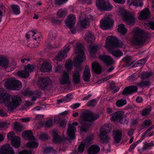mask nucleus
I'll list each match as a JSON object with an SVG mask.
<instances>
[{
    "mask_svg": "<svg viewBox=\"0 0 154 154\" xmlns=\"http://www.w3.org/2000/svg\"><path fill=\"white\" fill-rule=\"evenodd\" d=\"M83 45L80 43H78L75 48V52L78 56L76 58L77 62L75 61V66L74 67V71L72 73V79L73 83L75 84H79L80 81L81 72L82 71V68L80 64L85 60V57L84 52Z\"/></svg>",
    "mask_w": 154,
    "mask_h": 154,
    "instance_id": "f257e3e1",
    "label": "nucleus"
},
{
    "mask_svg": "<svg viewBox=\"0 0 154 154\" xmlns=\"http://www.w3.org/2000/svg\"><path fill=\"white\" fill-rule=\"evenodd\" d=\"M22 101L19 96H12L0 91V104L4 103L9 111H12L21 104Z\"/></svg>",
    "mask_w": 154,
    "mask_h": 154,
    "instance_id": "f03ea898",
    "label": "nucleus"
},
{
    "mask_svg": "<svg viewBox=\"0 0 154 154\" xmlns=\"http://www.w3.org/2000/svg\"><path fill=\"white\" fill-rule=\"evenodd\" d=\"M99 117L98 115L94 114L89 111L84 112L80 115V122L82 126L80 130L82 131L86 132L87 128L94 124V121Z\"/></svg>",
    "mask_w": 154,
    "mask_h": 154,
    "instance_id": "7ed1b4c3",
    "label": "nucleus"
},
{
    "mask_svg": "<svg viewBox=\"0 0 154 154\" xmlns=\"http://www.w3.org/2000/svg\"><path fill=\"white\" fill-rule=\"evenodd\" d=\"M132 38L131 42L137 48L141 47L144 43V32L141 29L137 28L131 32Z\"/></svg>",
    "mask_w": 154,
    "mask_h": 154,
    "instance_id": "20e7f679",
    "label": "nucleus"
},
{
    "mask_svg": "<svg viewBox=\"0 0 154 154\" xmlns=\"http://www.w3.org/2000/svg\"><path fill=\"white\" fill-rule=\"evenodd\" d=\"M112 128V126L109 124H104L102 126L100 136L103 143L106 144L109 142L110 138L108 135L107 133L111 131Z\"/></svg>",
    "mask_w": 154,
    "mask_h": 154,
    "instance_id": "39448f33",
    "label": "nucleus"
},
{
    "mask_svg": "<svg viewBox=\"0 0 154 154\" xmlns=\"http://www.w3.org/2000/svg\"><path fill=\"white\" fill-rule=\"evenodd\" d=\"M105 47L109 50L112 48H117L122 46L123 43L120 41H119L116 38L112 36L108 37L106 40Z\"/></svg>",
    "mask_w": 154,
    "mask_h": 154,
    "instance_id": "423d86ee",
    "label": "nucleus"
},
{
    "mask_svg": "<svg viewBox=\"0 0 154 154\" xmlns=\"http://www.w3.org/2000/svg\"><path fill=\"white\" fill-rule=\"evenodd\" d=\"M5 86L7 89L18 90L22 88V84L20 81L11 78L5 82Z\"/></svg>",
    "mask_w": 154,
    "mask_h": 154,
    "instance_id": "0eeeda50",
    "label": "nucleus"
},
{
    "mask_svg": "<svg viewBox=\"0 0 154 154\" xmlns=\"http://www.w3.org/2000/svg\"><path fill=\"white\" fill-rule=\"evenodd\" d=\"M96 4L98 9L101 11H110L113 8L109 2L104 0H96Z\"/></svg>",
    "mask_w": 154,
    "mask_h": 154,
    "instance_id": "6e6552de",
    "label": "nucleus"
},
{
    "mask_svg": "<svg viewBox=\"0 0 154 154\" xmlns=\"http://www.w3.org/2000/svg\"><path fill=\"white\" fill-rule=\"evenodd\" d=\"M38 87L42 89L45 90L50 87L51 85V79L48 77L41 78L37 82Z\"/></svg>",
    "mask_w": 154,
    "mask_h": 154,
    "instance_id": "1a4fd4ad",
    "label": "nucleus"
},
{
    "mask_svg": "<svg viewBox=\"0 0 154 154\" xmlns=\"http://www.w3.org/2000/svg\"><path fill=\"white\" fill-rule=\"evenodd\" d=\"M122 16L128 25L133 26L135 24L136 19L134 17L130 12L127 11H124L122 13Z\"/></svg>",
    "mask_w": 154,
    "mask_h": 154,
    "instance_id": "9d476101",
    "label": "nucleus"
},
{
    "mask_svg": "<svg viewBox=\"0 0 154 154\" xmlns=\"http://www.w3.org/2000/svg\"><path fill=\"white\" fill-rule=\"evenodd\" d=\"M15 135L14 132L11 131L8 134L7 137L8 139L11 141L12 145L15 147L17 148L20 146V140L18 137L15 136Z\"/></svg>",
    "mask_w": 154,
    "mask_h": 154,
    "instance_id": "9b49d317",
    "label": "nucleus"
},
{
    "mask_svg": "<svg viewBox=\"0 0 154 154\" xmlns=\"http://www.w3.org/2000/svg\"><path fill=\"white\" fill-rule=\"evenodd\" d=\"M59 82L61 85H70L71 82L70 80L69 73L66 71L62 72V77L59 79Z\"/></svg>",
    "mask_w": 154,
    "mask_h": 154,
    "instance_id": "f8f14e48",
    "label": "nucleus"
},
{
    "mask_svg": "<svg viewBox=\"0 0 154 154\" xmlns=\"http://www.w3.org/2000/svg\"><path fill=\"white\" fill-rule=\"evenodd\" d=\"M78 125L77 122H73L72 125L70 124L68 125V128L67 131V134L68 137L71 139L75 138V132L76 129L75 127L73 125L77 126Z\"/></svg>",
    "mask_w": 154,
    "mask_h": 154,
    "instance_id": "ddd939ff",
    "label": "nucleus"
},
{
    "mask_svg": "<svg viewBox=\"0 0 154 154\" xmlns=\"http://www.w3.org/2000/svg\"><path fill=\"white\" fill-rule=\"evenodd\" d=\"M57 35L56 33L54 32H51L49 34L48 39L46 42L48 44L49 47H58V46L54 43Z\"/></svg>",
    "mask_w": 154,
    "mask_h": 154,
    "instance_id": "4468645a",
    "label": "nucleus"
},
{
    "mask_svg": "<svg viewBox=\"0 0 154 154\" xmlns=\"http://www.w3.org/2000/svg\"><path fill=\"white\" fill-rule=\"evenodd\" d=\"M124 112L122 111H119L115 112L111 115V119L113 121H118L120 123L123 122V116Z\"/></svg>",
    "mask_w": 154,
    "mask_h": 154,
    "instance_id": "2eb2a0df",
    "label": "nucleus"
},
{
    "mask_svg": "<svg viewBox=\"0 0 154 154\" xmlns=\"http://www.w3.org/2000/svg\"><path fill=\"white\" fill-rule=\"evenodd\" d=\"M0 154H15L14 150L9 144L4 145L0 149Z\"/></svg>",
    "mask_w": 154,
    "mask_h": 154,
    "instance_id": "dca6fc26",
    "label": "nucleus"
},
{
    "mask_svg": "<svg viewBox=\"0 0 154 154\" xmlns=\"http://www.w3.org/2000/svg\"><path fill=\"white\" fill-rule=\"evenodd\" d=\"M76 20V18L74 15L73 14L69 15L66 20V26L69 29H71L73 27Z\"/></svg>",
    "mask_w": 154,
    "mask_h": 154,
    "instance_id": "f3484780",
    "label": "nucleus"
},
{
    "mask_svg": "<svg viewBox=\"0 0 154 154\" xmlns=\"http://www.w3.org/2000/svg\"><path fill=\"white\" fill-rule=\"evenodd\" d=\"M113 23L114 21L112 19L109 17H106L105 18L104 20L101 22L100 24L102 27H104L108 29L112 26Z\"/></svg>",
    "mask_w": 154,
    "mask_h": 154,
    "instance_id": "a211bd4d",
    "label": "nucleus"
},
{
    "mask_svg": "<svg viewBox=\"0 0 154 154\" xmlns=\"http://www.w3.org/2000/svg\"><path fill=\"white\" fill-rule=\"evenodd\" d=\"M137 87L136 86L131 85L125 88L122 91L123 95L131 94L137 91Z\"/></svg>",
    "mask_w": 154,
    "mask_h": 154,
    "instance_id": "6ab92c4d",
    "label": "nucleus"
},
{
    "mask_svg": "<svg viewBox=\"0 0 154 154\" xmlns=\"http://www.w3.org/2000/svg\"><path fill=\"white\" fill-rule=\"evenodd\" d=\"M99 59L107 66L111 65L114 63V61L110 56L105 55H100Z\"/></svg>",
    "mask_w": 154,
    "mask_h": 154,
    "instance_id": "aec40b11",
    "label": "nucleus"
},
{
    "mask_svg": "<svg viewBox=\"0 0 154 154\" xmlns=\"http://www.w3.org/2000/svg\"><path fill=\"white\" fill-rule=\"evenodd\" d=\"M53 139L52 140L54 143H60L63 142L65 140L64 137L62 138L58 134V132L56 130L52 131Z\"/></svg>",
    "mask_w": 154,
    "mask_h": 154,
    "instance_id": "412c9836",
    "label": "nucleus"
},
{
    "mask_svg": "<svg viewBox=\"0 0 154 154\" xmlns=\"http://www.w3.org/2000/svg\"><path fill=\"white\" fill-rule=\"evenodd\" d=\"M22 135L23 138L26 140L31 141L35 140V138L33 136L32 132L31 131L28 130L24 131L22 133Z\"/></svg>",
    "mask_w": 154,
    "mask_h": 154,
    "instance_id": "4be33fe9",
    "label": "nucleus"
},
{
    "mask_svg": "<svg viewBox=\"0 0 154 154\" xmlns=\"http://www.w3.org/2000/svg\"><path fill=\"white\" fill-rule=\"evenodd\" d=\"M92 68L96 74H99L102 72V68L101 67L97 62H95L92 63Z\"/></svg>",
    "mask_w": 154,
    "mask_h": 154,
    "instance_id": "5701e85b",
    "label": "nucleus"
},
{
    "mask_svg": "<svg viewBox=\"0 0 154 154\" xmlns=\"http://www.w3.org/2000/svg\"><path fill=\"white\" fill-rule=\"evenodd\" d=\"M100 150V148L97 145H91L88 150V154H96L99 152Z\"/></svg>",
    "mask_w": 154,
    "mask_h": 154,
    "instance_id": "b1692460",
    "label": "nucleus"
},
{
    "mask_svg": "<svg viewBox=\"0 0 154 154\" xmlns=\"http://www.w3.org/2000/svg\"><path fill=\"white\" fill-rule=\"evenodd\" d=\"M51 64L46 62H44L39 67V69L42 72H46L49 71L51 69Z\"/></svg>",
    "mask_w": 154,
    "mask_h": 154,
    "instance_id": "393cba45",
    "label": "nucleus"
},
{
    "mask_svg": "<svg viewBox=\"0 0 154 154\" xmlns=\"http://www.w3.org/2000/svg\"><path fill=\"white\" fill-rule=\"evenodd\" d=\"M38 91L33 92L32 91H25L23 92V94L25 95L31 96H32L31 100L32 101H35L36 99V97L39 95V93H40Z\"/></svg>",
    "mask_w": 154,
    "mask_h": 154,
    "instance_id": "a878e982",
    "label": "nucleus"
},
{
    "mask_svg": "<svg viewBox=\"0 0 154 154\" xmlns=\"http://www.w3.org/2000/svg\"><path fill=\"white\" fill-rule=\"evenodd\" d=\"M8 60L6 57L0 56V67L6 69L8 67Z\"/></svg>",
    "mask_w": 154,
    "mask_h": 154,
    "instance_id": "bb28decb",
    "label": "nucleus"
},
{
    "mask_svg": "<svg viewBox=\"0 0 154 154\" xmlns=\"http://www.w3.org/2000/svg\"><path fill=\"white\" fill-rule=\"evenodd\" d=\"M91 77L90 69L88 68L85 67L84 71L83 79L85 81L89 82Z\"/></svg>",
    "mask_w": 154,
    "mask_h": 154,
    "instance_id": "cd10ccee",
    "label": "nucleus"
},
{
    "mask_svg": "<svg viewBox=\"0 0 154 154\" xmlns=\"http://www.w3.org/2000/svg\"><path fill=\"white\" fill-rule=\"evenodd\" d=\"M122 133L119 131H114L113 136L114 140L117 143L120 142L121 138Z\"/></svg>",
    "mask_w": 154,
    "mask_h": 154,
    "instance_id": "c85d7f7f",
    "label": "nucleus"
},
{
    "mask_svg": "<svg viewBox=\"0 0 154 154\" xmlns=\"http://www.w3.org/2000/svg\"><path fill=\"white\" fill-rule=\"evenodd\" d=\"M85 38L88 43H91L94 41L95 38L93 33L88 32L85 35Z\"/></svg>",
    "mask_w": 154,
    "mask_h": 154,
    "instance_id": "c756f323",
    "label": "nucleus"
},
{
    "mask_svg": "<svg viewBox=\"0 0 154 154\" xmlns=\"http://www.w3.org/2000/svg\"><path fill=\"white\" fill-rule=\"evenodd\" d=\"M11 8L13 13L15 15L19 14L20 13V8L17 5L13 4L11 5Z\"/></svg>",
    "mask_w": 154,
    "mask_h": 154,
    "instance_id": "7c9ffc66",
    "label": "nucleus"
},
{
    "mask_svg": "<svg viewBox=\"0 0 154 154\" xmlns=\"http://www.w3.org/2000/svg\"><path fill=\"white\" fill-rule=\"evenodd\" d=\"M67 12V10L66 9L63 8L59 9L57 13V17L63 19L66 16Z\"/></svg>",
    "mask_w": 154,
    "mask_h": 154,
    "instance_id": "2f4dec72",
    "label": "nucleus"
},
{
    "mask_svg": "<svg viewBox=\"0 0 154 154\" xmlns=\"http://www.w3.org/2000/svg\"><path fill=\"white\" fill-rule=\"evenodd\" d=\"M117 30L119 32L123 35H125L127 32V29L123 24H121L118 25Z\"/></svg>",
    "mask_w": 154,
    "mask_h": 154,
    "instance_id": "473e14b6",
    "label": "nucleus"
},
{
    "mask_svg": "<svg viewBox=\"0 0 154 154\" xmlns=\"http://www.w3.org/2000/svg\"><path fill=\"white\" fill-rule=\"evenodd\" d=\"M100 46L95 45H90L88 49L90 52L92 54L95 53L100 48Z\"/></svg>",
    "mask_w": 154,
    "mask_h": 154,
    "instance_id": "72a5a7b5",
    "label": "nucleus"
},
{
    "mask_svg": "<svg viewBox=\"0 0 154 154\" xmlns=\"http://www.w3.org/2000/svg\"><path fill=\"white\" fill-rule=\"evenodd\" d=\"M92 139V137L91 136H89L88 137L81 143L85 147H87L91 144Z\"/></svg>",
    "mask_w": 154,
    "mask_h": 154,
    "instance_id": "f704fd0d",
    "label": "nucleus"
},
{
    "mask_svg": "<svg viewBox=\"0 0 154 154\" xmlns=\"http://www.w3.org/2000/svg\"><path fill=\"white\" fill-rule=\"evenodd\" d=\"M17 75L18 76L23 78H26L29 75V74L24 69V70L17 72Z\"/></svg>",
    "mask_w": 154,
    "mask_h": 154,
    "instance_id": "c9c22d12",
    "label": "nucleus"
},
{
    "mask_svg": "<svg viewBox=\"0 0 154 154\" xmlns=\"http://www.w3.org/2000/svg\"><path fill=\"white\" fill-rule=\"evenodd\" d=\"M143 1H138L136 0H132L131 3L129 4V6L133 5L137 7L138 6L141 7L143 5Z\"/></svg>",
    "mask_w": 154,
    "mask_h": 154,
    "instance_id": "e433bc0d",
    "label": "nucleus"
},
{
    "mask_svg": "<svg viewBox=\"0 0 154 154\" xmlns=\"http://www.w3.org/2000/svg\"><path fill=\"white\" fill-rule=\"evenodd\" d=\"M151 75V73L148 72H145V87L150 85L151 83L149 80V78Z\"/></svg>",
    "mask_w": 154,
    "mask_h": 154,
    "instance_id": "4c0bfd02",
    "label": "nucleus"
},
{
    "mask_svg": "<svg viewBox=\"0 0 154 154\" xmlns=\"http://www.w3.org/2000/svg\"><path fill=\"white\" fill-rule=\"evenodd\" d=\"M82 27L85 28L89 26V20L88 17H85L80 21Z\"/></svg>",
    "mask_w": 154,
    "mask_h": 154,
    "instance_id": "58836bf2",
    "label": "nucleus"
},
{
    "mask_svg": "<svg viewBox=\"0 0 154 154\" xmlns=\"http://www.w3.org/2000/svg\"><path fill=\"white\" fill-rule=\"evenodd\" d=\"M67 54L65 53L62 52V51H60L59 53L58 54L56 57V59L54 60L57 61H61L63 59L67 57Z\"/></svg>",
    "mask_w": 154,
    "mask_h": 154,
    "instance_id": "ea45409f",
    "label": "nucleus"
},
{
    "mask_svg": "<svg viewBox=\"0 0 154 154\" xmlns=\"http://www.w3.org/2000/svg\"><path fill=\"white\" fill-rule=\"evenodd\" d=\"M111 53L115 57H120L123 54L122 51L119 49L112 50Z\"/></svg>",
    "mask_w": 154,
    "mask_h": 154,
    "instance_id": "a19ab883",
    "label": "nucleus"
},
{
    "mask_svg": "<svg viewBox=\"0 0 154 154\" xmlns=\"http://www.w3.org/2000/svg\"><path fill=\"white\" fill-rule=\"evenodd\" d=\"M24 68L25 70H26L29 74L33 71L35 69L34 66L29 64H28L26 66H25Z\"/></svg>",
    "mask_w": 154,
    "mask_h": 154,
    "instance_id": "79ce46f5",
    "label": "nucleus"
},
{
    "mask_svg": "<svg viewBox=\"0 0 154 154\" xmlns=\"http://www.w3.org/2000/svg\"><path fill=\"white\" fill-rule=\"evenodd\" d=\"M26 145L28 147L36 148L38 146V143L34 141L30 142L27 143Z\"/></svg>",
    "mask_w": 154,
    "mask_h": 154,
    "instance_id": "37998d69",
    "label": "nucleus"
},
{
    "mask_svg": "<svg viewBox=\"0 0 154 154\" xmlns=\"http://www.w3.org/2000/svg\"><path fill=\"white\" fill-rule=\"evenodd\" d=\"M30 33H32V37L34 39V40H36L37 39L38 41H40L39 40L40 38H41V34L40 33H38L35 32L34 31H30Z\"/></svg>",
    "mask_w": 154,
    "mask_h": 154,
    "instance_id": "c03bdc74",
    "label": "nucleus"
},
{
    "mask_svg": "<svg viewBox=\"0 0 154 154\" xmlns=\"http://www.w3.org/2000/svg\"><path fill=\"white\" fill-rule=\"evenodd\" d=\"M127 103L126 101L125 100L120 99L118 100L116 103V105L118 107H122Z\"/></svg>",
    "mask_w": 154,
    "mask_h": 154,
    "instance_id": "a18cd8bd",
    "label": "nucleus"
},
{
    "mask_svg": "<svg viewBox=\"0 0 154 154\" xmlns=\"http://www.w3.org/2000/svg\"><path fill=\"white\" fill-rule=\"evenodd\" d=\"M97 103V101L95 99H92L89 101L87 104L88 107H93L95 106Z\"/></svg>",
    "mask_w": 154,
    "mask_h": 154,
    "instance_id": "49530a36",
    "label": "nucleus"
},
{
    "mask_svg": "<svg viewBox=\"0 0 154 154\" xmlns=\"http://www.w3.org/2000/svg\"><path fill=\"white\" fill-rule=\"evenodd\" d=\"M23 127V125L19 122H16L14 124V128L16 130L20 131L22 130Z\"/></svg>",
    "mask_w": 154,
    "mask_h": 154,
    "instance_id": "de8ad7c7",
    "label": "nucleus"
},
{
    "mask_svg": "<svg viewBox=\"0 0 154 154\" xmlns=\"http://www.w3.org/2000/svg\"><path fill=\"white\" fill-rule=\"evenodd\" d=\"M151 17V14L149 9L145 8V20L150 19Z\"/></svg>",
    "mask_w": 154,
    "mask_h": 154,
    "instance_id": "09e8293b",
    "label": "nucleus"
},
{
    "mask_svg": "<svg viewBox=\"0 0 154 154\" xmlns=\"http://www.w3.org/2000/svg\"><path fill=\"white\" fill-rule=\"evenodd\" d=\"M145 25L149 27L150 28L153 30H154V21L153 20L149 21L148 23H145Z\"/></svg>",
    "mask_w": 154,
    "mask_h": 154,
    "instance_id": "8fccbe9b",
    "label": "nucleus"
},
{
    "mask_svg": "<svg viewBox=\"0 0 154 154\" xmlns=\"http://www.w3.org/2000/svg\"><path fill=\"white\" fill-rule=\"evenodd\" d=\"M144 64V59L143 58L139 60L138 62H136L134 64V66L135 67L140 66Z\"/></svg>",
    "mask_w": 154,
    "mask_h": 154,
    "instance_id": "3c124183",
    "label": "nucleus"
},
{
    "mask_svg": "<svg viewBox=\"0 0 154 154\" xmlns=\"http://www.w3.org/2000/svg\"><path fill=\"white\" fill-rule=\"evenodd\" d=\"M44 125L46 127H50L53 125V120L51 119H49L44 124Z\"/></svg>",
    "mask_w": 154,
    "mask_h": 154,
    "instance_id": "603ef678",
    "label": "nucleus"
},
{
    "mask_svg": "<svg viewBox=\"0 0 154 154\" xmlns=\"http://www.w3.org/2000/svg\"><path fill=\"white\" fill-rule=\"evenodd\" d=\"M152 109V107L150 105L147 106L145 108V116H148L150 114Z\"/></svg>",
    "mask_w": 154,
    "mask_h": 154,
    "instance_id": "864d4df0",
    "label": "nucleus"
},
{
    "mask_svg": "<svg viewBox=\"0 0 154 154\" xmlns=\"http://www.w3.org/2000/svg\"><path fill=\"white\" fill-rule=\"evenodd\" d=\"M125 59L128 66H129L130 65L132 64L131 56H127L125 58Z\"/></svg>",
    "mask_w": 154,
    "mask_h": 154,
    "instance_id": "5fc2aeb1",
    "label": "nucleus"
},
{
    "mask_svg": "<svg viewBox=\"0 0 154 154\" xmlns=\"http://www.w3.org/2000/svg\"><path fill=\"white\" fill-rule=\"evenodd\" d=\"M73 96L71 94H68L64 98L65 103L70 101L72 99Z\"/></svg>",
    "mask_w": 154,
    "mask_h": 154,
    "instance_id": "6e6d98bb",
    "label": "nucleus"
},
{
    "mask_svg": "<svg viewBox=\"0 0 154 154\" xmlns=\"http://www.w3.org/2000/svg\"><path fill=\"white\" fill-rule=\"evenodd\" d=\"M54 150L53 147H47L44 149V152L48 153L53 152Z\"/></svg>",
    "mask_w": 154,
    "mask_h": 154,
    "instance_id": "4d7b16f0",
    "label": "nucleus"
},
{
    "mask_svg": "<svg viewBox=\"0 0 154 154\" xmlns=\"http://www.w3.org/2000/svg\"><path fill=\"white\" fill-rule=\"evenodd\" d=\"M32 149H30L29 150H24L23 151L20 152L18 154H32Z\"/></svg>",
    "mask_w": 154,
    "mask_h": 154,
    "instance_id": "13d9d810",
    "label": "nucleus"
},
{
    "mask_svg": "<svg viewBox=\"0 0 154 154\" xmlns=\"http://www.w3.org/2000/svg\"><path fill=\"white\" fill-rule=\"evenodd\" d=\"M0 116L3 117L7 116V114L6 112V111L3 108H0Z\"/></svg>",
    "mask_w": 154,
    "mask_h": 154,
    "instance_id": "bf43d9fd",
    "label": "nucleus"
},
{
    "mask_svg": "<svg viewBox=\"0 0 154 154\" xmlns=\"http://www.w3.org/2000/svg\"><path fill=\"white\" fill-rule=\"evenodd\" d=\"M154 128V126H152L149 128L145 132V135L147 136L148 137L151 136L152 135V134L151 132H149L148 133V132L149 131H150L152 129Z\"/></svg>",
    "mask_w": 154,
    "mask_h": 154,
    "instance_id": "052dcab7",
    "label": "nucleus"
},
{
    "mask_svg": "<svg viewBox=\"0 0 154 154\" xmlns=\"http://www.w3.org/2000/svg\"><path fill=\"white\" fill-rule=\"evenodd\" d=\"M68 0H55V3L58 5H61L66 3Z\"/></svg>",
    "mask_w": 154,
    "mask_h": 154,
    "instance_id": "680f3d73",
    "label": "nucleus"
},
{
    "mask_svg": "<svg viewBox=\"0 0 154 154\" xmlns=\"http://www.w3.org/2000/svg\"><path fill=\"white\" fill-rule=\"evenodd\" d=\"M138 78V77L134 74H132L130 76H129L128 79L130 81H134L136 80Z\"/></svg>",
    "mask_w": 154,
    "mask_h": 154,
    "instance_id": "e2e57ef3",
    "label": "nucleus"
},
{
    "mask_svg": "<svg viewBox=\"0 0 154 154\" xmlns=\"http://www.w3.org/2000/svg\"><path fill=\"white\" fill-rule=\"evenodd\" d=\"M150 35L147 33L145 32V44L148 43L149 42Z\"/></svg>",
    "mask_w": 154,
    "mask_h": 154,
    "instance_id": "0e129e2a",
    "label": "nucleus"
},
{
    "mask_svg": "<svg viewBox=\"0 0 154 154\" xmlns=\"http://www.w3.org/2000/svg\"><path fill=\"white\" fill-rule=\"evenodd\" d=\"M138 18L140 20L144 19V9H143L140 13Z\"/></svg>",
    "mask_w": 154,
    "mask_h": 154,
    "instance_id": "69168bd1",
    "label": "nucleus"
},
{
    "mask_svg": "<svg viewBox=\"0 0 154 154\" xmlns=\"http://www.w3.org/2000/svg\"><path fill=\"white\" fill-rule=\"evenodd\" d=\"M85 146L83 145L81 143L80 144L79 146L78 150L79 152L80 153H82L84 150V148Z\"/></svg>",
    "mask_w": 154,
    "mask_h": 154,
    "instance_id": "338daca9",
    "label": "nucleus"
},
{
    "mask_svg": "<svg viewBox=\"0 0 154 154\" xmlns=\"http://www.w3.org/2000/svg\"><path fill=\"white\" fill-rule=\"evenodd\" d=\"M62 20V19L60 20L57 19V18H53L52 19L51 21L52 22L55 24H60Z\"/></svg>",
    "mask_w": 154,
    "mask_h": 154,
    "instance_id": "774afa93",
    "label": "nucleus"
}]
</instances>
